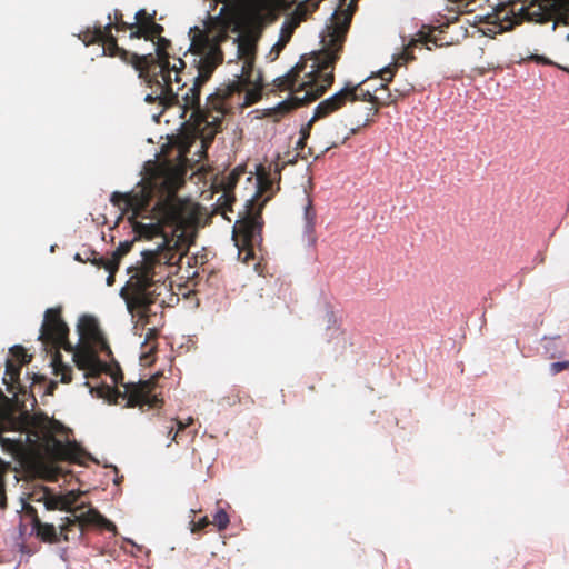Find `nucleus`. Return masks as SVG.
<instances>
[{
    "label": "nucleus",
    "instance_id": "obj_1",
    "mask_svg": "<svg viewBox=\"0 0 569 569\" xmlns=\"http://www.w3.org/2000/svg\"><path fill=\"white\" fill-rule=\"evenodd\" d=\"M181 184L178 177L166 174L142 183L130 192L114 191L111 203L122 213H131L129 221L137 238H162L154 250H144L141 261L128 269L130 274L120 290L130 313L148 316L150 306L168 290L170 268L188 252L186 227L191 211L188 201L178 197Z\"/></svg>",
    "mask_w": 569,
    "mask_h": 569
},
{
    "label": "nucleus",
    "instance_id": "obj_2",
    "mask_svg": "<svg viewBox=\"0 0 569 569\" xmlns=\"http://www.w3.org/2000/svg\"><path fill=\"white\" fill-rule=\"evenodd\" d=\"M355 1L342 10H337L322 34L323 49L312 59L310 71L303 78L306 63H297L287 74L274 80V86L281 91L296 94L297 106L311 102L321 97L335 81V64L342 51L346 36L349 31L355 12Z\"/></svg>",
    "mask_w": 569,
    "mask_h": 569
},
{
    "label": "nucleus",
    "instance_id": "obj_3",
    "mask_svg": "<svg viewBox=\"0 0 569 569\" xmlns=\"http://www.w3.org/2000/svg\"><path fill=\"white\" fill-rule=\"evenodd\" d=\"M194 34L191 39L190 51L197 56L193 62L197 68V76L193 79V84L186 92L179 94L172 89V77L158 76V83L152 80L151 82L144 81L150 88H154L152 94L146 97V101H159L164 108L178 106L181 109V117L186 118L187 112L190 111L189 121H191L192 130L201 141L203 147H208L213 140H207L204 134V123L198 124V118L193 116L194 111L200 110L201 113H209L208 102L204 108L200 107V92L202 86L211 78L212 73L219 64L223 61V53L220 48L222 37L214 36L210 38L207 33L199 30L197 27L192 30Z\"/></svg>",
    "mask_w": 569,
    "mask_h": 569
},
{
    "label": "nucleus",
    "instance_id": "obj_4",
    "mask_svg": "<svg viewBox=\"0 0 569 569\" xmlns=\"http://www.w3.org/2000/svg\"><path fill=\"white\" fill-rule=\"evenodd\" d=\"M238 58L241 61L239 74H234L228 84H223L208 97L209 113L194 111L193 116L200 123H204L207 140H213L216 134L222 130L224 116L233 108L232 100L237 96L239 106H250L258 101L262 87V77L254 70L256 48L249 41H239L237 47Z\"/></svg>",
    "mask_w": 569,
    "mask_h": 569
},
{
    "label": "nucleus",
    "instance_id": "obj_5",
    "mask_svg": "<svg viewBox=\"0 0 569 569\" xmlns=\"http://www.w3.org/2000/svg\"><path fill=\"white\" fill-rule=\"evenodd\" d=\"M273 183L270 170L267 171L263 166H259L257 169V192L253 198L248 200L246 214L234 227V233L241 237L242 246L247 249H252L262 240L263 221L261 212L274 193Z\"/></svg>",
    "mask_w": 569,
    "mask_h": 569
},
{
    "label": "nucleus",
    "instance_id": "obj_6",
    "mask_svg": "<svg viewBox=\"0 0 569 569\" xmlns=\"http://www.w3.org/2000/svg\"><path fill=\"white\" fill-rule=\"evenodd\" d=\"M150 41L154 46L156 53L138 54L131 52L129 64L139 72V78L144 81L151 82L154 80L158 83V76L170 79V76L174 72V81L179 83L181 81L180 73L186 68L184 60L178 58L172 66L170 64L168 49L171 47V42L162 34Z\"/></svg>",
    "mask_w": 569,
    "mask_h": 569
},
{
    "label": "nucleus",
    "instance_id": "obj_7",
    "mask_svg": "<svg viewBox=\"0 0 569 569\" xmlns=\"http://www.w3.org/2000/svg\"><path fill=\"white\" fill-rule=\"evenodd\" d=\"M61 313V307L46 310L39 339L44 346H50L56 350L52 357L54 373L61 376L62 383H69L72 381V368L63 363L59 350L73 351V347L68 339L69 327L62 319Z\"/></svg>",
    "mask_w": 569,
    "mask_h": 569
},
{
    "label": "nucleus",
    "instance_id": "obj_8",
    "mask_svg": "<svg viewBox=\"0 0 569 569\" xmlns=\"http://www.w3.org/2000/svg\"><path fill=\"white\" fill-rule=\"evenodd\" d=\"M561 17L559 7L551 4L549 1H533L527 6L523 3H499L493 8V13L489 16L495 21L508 22L509 24L505 28H511L513 24H520L523 21L539 24L553 22V30Z\"/></svg>",
    "mask_w": 569,
    "mask_h": 569
},
{
    "label": "nucleus",
    "instance_id": "obj_9",
    "mask_svg": "<svg viewBox=\"0 0 569 569\" xmlns=\"http://www.w3.org/2000/svg\"><path fill=\"white\" fill-rule=\"evenodd\" d=\"M157 386V378L152 377L148 380L139 381L138 383H129L126 386L124 392L120 393L118 390L112 392L127 399V407L133 408H160L163 405V399L153 393Z\"/></svg>",
    "mask_w": 569,
    "mask_h": 569
},
{
    "label": "nucleus",
    "instance_id": "obj_10",
    "mask_svg": "<svg viewBox=\"0 0 569 569\" xmlns=\"http://www.w3.org/2000/svg\"><path fill=\"white\" fill-rule=\"evenodd\" d=\"M356 94L357 87H352L351 82L346 83V86L339 91L335 92L329 98L318 103V106L315 108L310 122H316L320 119L329 118L342 110L349 103L353 104Z\"/></svg>",
    "mask_w": 569,
    "mask_h": 569
},
{
    "label": "nucleus",
    "instance_id": "obj_11",
    "mask_svg": "<svg viewBox=\"0 0 569 569\" xmlns=\"http://www.w3.org/2000/svg\"><path fill=\"white\" fill-rule=\"evenodd\" d=\"M84 505L76 506L71 518L77 519L78 526V541H82L84 535V528L87 526H97L108 531L117 533L116 525L102 516L97 509L90 508L83 511Z\"/></svg>",
    "mask_w": 569,
    "mask_h": 569
},
{
    "label": "nucleus",
    "instance_id": "obj_12",
    "mask_svg": "<svg viewBox=\"0 0 569 569\" xmlns=\"http://www.w3.org/2000/svg\"><path fill=\"white\" fill-rule=\"evenodd\" d=\"M157 12L149 13L146 9H140L134 14L132 22L133 31L130 32V39L153 40L154 37L162 34L164 28L156 22Z\"/></svg>",
    "mask_w": 569,
    "mask_h": 569
},
{
    "label": "nucleus",
    "instance_id": "obj_13",
    "mask_svg": "<svg viewBox=\"0 0 569 569\" xmlns=\"http://www.w3.org/2000/svg\"><path fill=\"white\" fill-rule=\"evenodd\" d=\"M96 347L81 345L73 352V361L78 369L83 370L84 377H98L107 370V365L102 362L94 350Z\"/></svg>",
    "mask_w": 569,
    "mask_h": 569
},
{
    "label": "nucleus",
    "instance_id": "obj_14",
    "mask_svg": "<svg viewBox=\"0 0 569 569\" xmlns=\"http://www.w3.org/2000/svg\"><path fill=\"white\" fill-rule=\"evenodd\" d=\"M44 450L47 455L59 461L77 462L79 460L80 449L73 441L63 442L49 433L44 438Z\"/></svg>",
    "mask_w": 569,
    "mask_h": 569
},
{
    "label": "nucleus",
    "instance_id": "obj_15",
    "mask_svg": "<svg viewBox=\"0 0 569 569\" xmlns=\"http://www.w3.org/2000/svg\"><path fill=\"white\" fill-rule=\"evenodd\" d=\"M77 330L82 345L103 348L106 340L99 328V323L92 316H82L79 319Z\"/></svg>",
    "mask_w": 569,
    "mask_h": 569
},
{
    "label": "nucleus",
    "instance_id": "obj_16",
    "mask_svg": "<svg viewBox=\"0 0 569 569\" xmlns=\"http://www.w3.org/2000/svg\"><path fill=\"white\" fill-rule=\"evenodd\" d=\"M108 18L109 20H111V14H109ZM94 29H100L101 43L103 44V53L110 57H118L124 63L129 64L131 51L118 46L117 38L112 34L114 23L109 21L104 27L98 26L94 27Z\"/></svg>",
    "mask_w": 569,
    "mask_h": 569
},
{
    "label": "nucleus",
    "instance_id": "obj_17",
    "mask_svg": "<svg viewBox=\"0 0 569 569\" xmlns=\"http://www.w3.org/2000/svg\"><path fill=\"white\" fill-rule=\"evenodd\" d=\"M242 173V169L236 168L218 182V187L222 191L221 197L218 199V204L223 211H232V204L236 202L233 191Z\"/></svg>",
    "mask_w": 569,
    "mask_h": 569
},
{
    "label": "nucleus",
    "instance_id": "obj_18",
    "mask_svg": "<svg viewBox=\"0 0 569 569\" xmlns=\"http://www.w3.org/2000/svg\"><path fill=\"white\" fill-rule=\"evenodd\" d=\"M436 32L440 34L443 30L440 27L422 26L416 33V37L407 46L406 54H410L411 48L416 47L418 43L425 44L428 50H431L432 47L443 46L442 39L436 34Z\"/></svg>",
    "mask_w": 569,
    "mask_h": 569
},
{
    "label": "nucleus",
    "instance_id": "obj_19",
    "mask_svg": "<svg viewBox=\"0 0 569 569\" xmlns=\"http://www.w3.org/2000/svg\"><path fill=\"white\" fill-rule=\"evenodd\" d=\"M322 320L327 326V331L329 336V341L332 339L337 340V345H341V348H345L347 343L346 332L338 325L337 316L331 306L326 305L322 310Z\"/></svg>",
    "mask_w": 569,
    "mask_h": 569
},
{
    "label": "nucleus",
    "instance_id": "obj_20",
    "mask_svg": "<svg viewBox=\"0 0 569 569\" xmlns=\"http://www.w3.org/2000/svg\"><path fill=\"white\" fill-rule=\"evenodd\" d=\"M307 4L306 3H298L291 18L287 19L281 28V38L280 40L284 43H287L295 29L307 19Z\"/></svg>",
    "mask_w": 569,
    "mask_h": 569
},
{
    "label": "nucleus",
    "instance_id": "obj_21",
    "mask_svg": "<svg viewBox=\"0 0 569 569\" xmlns=\"http://www.w3.org/2000/svg\"><path fill=\"white\" fill-rule=\"evenodd\" d=\"M32 530L36 537L46 543H58L60 539V532L52 523L43 522L41 519H36Z\"/></svg>",
    "mask_w": 569,
    "mask_h": 569
},
{
    "label": "nucleus",
    "instance_id": "obj_22",
    "mask_svg": "<svg viewBox=\"0 0 569 569\" xmlns=\"http://www.w3.org/2000/svg\"><path fill=\"white\" fill-rule=\"evenodd\" d=\"M78 498L79 493L76 491H69L64 495H56V500H51L49 502L48 510H63L72 513Z\"/></svg>",
    "mask_w": 569,
    "mask_h": 569
},
{
    "label": "nucleus",
    "instance_id": "obj_23",
    "mask_svg": "<svg viewBox=\"0 0 569 569\" xmlns=\"http://www.w3.org/2000/svg\"><path fill=\"white\" fill-rule=\"evenodd\" d=\"M365 111L366 112L362 120L358 119L351 122L352 127L350 128L348 136L343 138L341 143H345L351 136L359 133L361 128L369 126V123L372 122L375 117L378 114L377 107H366Z\"/></svg>",
    "mask_w": 569,
    "mask_h": 569
},
{
    "label": "nucleus",
    "instance_id": "obj_24",
    "mask_svg": "<svg viewBox=\"0 0 569 569\" xmlns=\"http://www.w3.org/2000/svg\"><path fill=\"white\" fill-rule=\"evenodd\" d=\"M60 539L63 541L78 540V526L77 519H72L70 517H66L62 519V522L59 526Z\"/></svg>",
    "mask_w": 569,
    "mask_h": 569
},
{
    "label": "nucleus",
    "instance_id": "obj_25",
    "mask_svg": "<svg viewBox=\"0 0 569 569\" xmlns=\"http://www.w3.org/2000/svg\"><path fill=\"white\" fill-rule=\"evenodd\" d=\"M316 218H317V213L313 208L312 200L308 194H306L303 219L306 222L305 230L308 234H311L315 232Z\"/></svg>",
    "mask_w": 569,
    "mask_h": 569
},
{
    "label": "nucleus",
    "instance_id": "obj_26",
    "mask_svg": "<svg viewBox=\"0 0 569 569\" xmlns=\"http://www.w3.org/2000/svg\"><path fill=\"white\" fill-rule=\"evenodd\" d=\"M74 258L82 262L89 261L99 269H101V266L107 261V257L100 256L97 251L90 249H86L81 253H77Z\"/></svg>",
    "mask_w": 569,
    "mask_h": 569
},
{
    "label": "nucleus",
    "instance_id": "obj_27",
    "mask_svg": "<svg viewBox=\"0 0 569 569\" xmlns=\"http://www.w3.org/2000/svg\"><path fill=\"white\" fill-rule=\"evenodd\" d=\"M30 499L34 502H42L48 510L49 502L51 500H56V493H53L49 488L42 487L33 490L30 495Z\"/></svg>",
    "mask_w": 569,
    "mask_h": 569
},
{
    "label": "nucleus",
    "instance_id": "obj_28",
    "mask_svg": "<svg viewBox=\"0 0 569 569\" xmlns=\"http://www.w3.org/2000/svg\"><path fill=\"white\" fill-rule=\"evenodd\" d=\"M352 87H357V94L355 98V102L367 101L371 104L370 107H377L376 104L381 99L380 97L372 94L369 90H365L362 88V83H357V84L352 83Z\"/></svg>",
    "mask_w": 569,
    "mask_h": 569
},
{
    "label": "nucleus",
    "instance_id": "obj_29",
    "mask_svg": "<svg viewBox=\"0 0 569 569\" xmlns=\"http://www.w3.org/2000/svg\"><path fill=\"white\" fill-rule=\"evenodd\" d=\"M132 246H133V241H123V242H120V244L118 246V248L111 253L110 257H107V261H114L116 264L119 266L120 263V260L131 251L132 249Z\"/></svg>",
    "mask_w": 569,
    "mask_h": 569
},
{
    "label": "nucleus",
    "instance_id": "obj_30",
    "mask_svg": "<svg viewBox=\"0 0 569 569\" xmlns=\"http://www.w3.org/2000/svg\"><path fill=\"white\" fill-rule=\"evenodd\" d=\"M10 353L12 356V360H14V362L17 365H20L21 367L23 365H27L31 361L32 359V356L27 353L26 349L21 346H14L10 349Z\"/></svg>",
    "mask_w": 569,
    "mask_h": 569
},
{
    "label": "nucleus",
    "instance_id": "obj_31",
    "mask_svg": "<svg viewBox=\"0 0 569 569\" xmlns=\"http://www.w3.org/2000/svg\"><path fill=\"white\" fill-rule=\"evenodd\" d=\"M230 519L228 513L223 509H219L212 518L211 523L218 528L219 531L227 529Z\"/></svg>",
    "mask_w": 569,
    "mask_h": 569
},
{
    "label": "nucleus",
    "instance_id": "obj_32",
    "mask_svg": "<svg viewBox=\"0 0 569 569\" xmlns=\"http://www.w3.org/2000/svg\"><path fill=\"white\" fill-rule=\"evenodd\" d=\"M21 366L17 365L14 360L7 359L6 361V376L9 377L10 381L18 382L20 377Z\"/></svg>",
    "mask_w": 569,
    "mask_h": 569
},
{
    "label": "nucleus",
    "instance_id": "obj_33",
    "mask_svg": "<svg viewBox=\"0 0 569 569\" xmlns=\"http://www.w3.org/2000/svg\"><path fill=\"white\" fill-rule=\"evenodd\" d=\"M376 91H380V92H385L386 93V94L379 96L381 99L376 104L378 109H379L380 106H382V107L389 106V104L395 103L397 101V98L395 97V94H392L389 91V89L387 88L386 84H381V87L379 89H377Z\"/></svg>",
    "mask_w": 569,
    "mask_h": 569
},
{
    "label": "nucleus",
    "instance_id": "obj_34",
    "mask_svg": "<svg viewBox=\"0 0 569 569\" xmlns=\"http://www.w3.org/2000/svg\"><path fill=\"white\" fill-rule=\"evenodd\" d=\"M113 16H114V22H113L114 23V29L117 31H126V30L133 31L132 23L126 22L122 19V12L119 9H116L113 11Z\"/></svg>",
    "mask_w": 569,
    "mask_h": 569
},
{
    "label": "nucleus",
    "instance_id": "obj_35",
    "mask_svg": "<svg viewBox=\"0 0 569 569\" xmlns=\"http://www.w3.org/2000/svg\"><path fill=\"white\" fill-rule=\"evenodd\" d=\"M413 90H415V86L412 83H409V82L400 83L399 86H397L395 88V97L397 98V100L399 98L408 97L411 92H413Z\"/></svg>",
    "mask_w": 569,
    "mask_h": 569
},
{
    "label": "nucleus",
    "instance_id": "obj_36",
    "mask_svg": "<svg viewBox=\"0 0 569 569\" xmlns=\"http://www.w3.org/2000/svg\"><path fill=\"white\" fill-rule=\"evenodd\" d=\"M100 29L87 30L83 33L82 41L88 46L94 42H101Z\"/></svg>",
    "mask_w": 569,
    "mask_h": 569
},
{
    "label": "nucleus",
    "instance_id": "obj_37",
    "mask_svg": "<svg viewBox=\"0 0 569 569\" xmlns=\"http://www.w3.org/2000/svg\"><path fill=\"white\" fill-rule=\"evenodd\" d=\"M101 268L104 269L106 271H108V273H109V276L107 278V284L112 286L114 282V274L118 271L119 266L116 264L114 261H106V263H103L101 266Z\"/></svg>",
    "mask_w": 569,
    "mask_h": 569
},
{
    "label": "nucleus",
    "instance_id": "obj_38",
    "mask_svg": "<svg viewBox=\"0 0 569 569\" xmlns=\"http://www.w3.org/2000/svg\"><path fill=\"white\" fill-rule=\"evenodd\" d=\"M313 123L315 122H310V120H309L308 123L305 127L301 128V130H300V139L297 142V149H303V147L306 144V140L310 136L311 127H312Z\"/></svg>",
    "mask_w": 569,
    "mask_h": 569
},
{
    "label": "nucleus",
    "instance_id": "obj_39",
    "mask_svg": "<svg viewBox=\"0 0 569 569\" xmlns=\"http://www.w3.org/2000/svg\"><path fill=\"white\" fill-rule=\"evenodd\" d=\"M4 468L0 463V507L4 508L7 506L6 502V492H4V481H3Z\"/></svg>",
    "mask_w": 569,
    "mask_h": 569
},
{
    "label": "nucleus",
    "instance_id": "obj_40",
    "mask_svg": "<svg viewBox=\"0 0 569 569\" xmlns=\"http://www.w3.org/2000/svg\"><path fill=\"white\" fill-rule=\"evenodd\" d=\"M569 368V361H558L550 365V373L558 375L559 372Z\"/></svg>",
    "mask_w": 569,
    "mask_h": 569
},
{
    "label": "nucleus",
    "instance_id": "obj_41",
    "mask_svg": "<svg viewBox=\"0 0 569 569\" xmlns=\"http://www.w3.org/2000/svg\"><path fill=\"white\" fill-rule=\"evenodd\" d=\"M210 523L211 522L207 516L202 517L197 522H192L191 531L199 532V531L203 530L204 528H207Z\"/></svg>",
    "mask_w": 569,
    "mask_h": 569
},
{
    "label": "nucleus",
    "instance_id": "obj_42",
    "mask_svg": "<svg viewBox=\"0 0 569 569\" xmlns=\"http://www.w3.org/2000/svg\"><path fill=\"white\" fill-rule=\"evenodd\" d=\"M176 423H177V431L174 432L172 440L178 442V440H177L178 433L180 431L184 430L188 426L192 425L193 419L190 417L187 419V421L176 420Z\"/></svg>",
    "mask_w": 569,
    "mask_h": 569
},
{
    "label": "nucleus",
    "instance_id": "obj_43",
    "mask_svg": "<svg viewBox=\"0 0 569 569\" xmlns=\"http://www.w3.org/2000/svg\"><path fill=\"white\" fill-rule=\"evenodd\" d=\"M24 511H26V515L30 518L31 527H33L36 519H40V517L38 516L37 509L30 505H26Z\"/></svg>",
    "mask_w": 569,
    "mask_h": 569
},
{
    "label": "nucleus",
    "instance_id": "obj_44",
    "mask_svg": "<svg viewBox=\"0 0 569 569\" xmlns=\"http://www.w3.org/2000/svg\"><path fill=\"white\" fill-rule=\"evenodd\" d=\"M320 0H306L302 3L307 4V17L317 10Z\"/></svg>",
    "mask_w": 569,
    "mask_h": 569
},
{
    "label": "nucleus",
    "instance_id": "obj_45",
    "mask_svg": "<svg viewBox=\"0 0 569 569\" xmlns=\"http://www.w3.org/2000/svg\"><path fill=\"white\" fill-rule=\"evenodd\" d=\"M530 59L536 61L537 63H541V64H546V66L555 64L551 60H549L548 58H546L543 56L535 54V56H531Z\"/></svg>",
    "mask_w": 569,
    "mask_h": 569
},
{
    "label": "nucleus",
    "instance_id": "obj_46",
    "mask_svg": "<svg viewBox=\"0 0 569 569\" xmlns=\"http://www.w3.org/2000/svg\"><path fill=\"white\" fill-rule=\"evenodd\" d=\"M392 78H393V71H392L391 69L386 68V69H382V70L380 71V79H381L382 81H387V82H389V81H391V80H392Z\"/></svg>",
    "mask_w": 569,
    "mask_h": 569
},
{
    "label": "nucleus",
    "instance_id": "obj_47",
    "mask_svg": "<svg viewBox=\"0 0 569 569\" xmlns=\"http://www.w3.org/2000/svg\"><path fill=\"white\" fill-rule=\"evenodd\" d=\"M22 421L26 426H36V417L28 412L22 413Z\"/></svg>",
    "mask_w": 569,
    "mask_h": 569
},
{
    "label": "nucleus",
    "instance_id": "obj_48",
    "mask_svg": "<svg viewBox=\"0 0 569 569\" xmlns=\"http://www.w3.org/2000/svg\"><path fill=\"white\" fill-rule=\"evenodd\" d=\"M291 108H292V107H291L288 102H286V101H284V102L279 103V106H278V110H279L281 113H286V112L290 111V110H291Z\"/></svg>",
    "mask_w": 569,
    "mask_h": 569
},
{
    "label": "nucleus",
    "instance_id": "obj_49",
    "mask_svg": "<svg viewBox=\"0 0 569 569\" xmlns=\"http://www.w3.org/2000/svg\"><path fill=\"white\" fill-rule=\"evenodd\" d=\"M56 388H57V382L51 381V382L49 383L48 388H47L46 393H47V395H52Z\"/></svg>",
    "mask_w": 569,
    "mask_h": 569
},
{
    "label": "nucleus",
    "instance_id": "obj_50",
    "mask_svg": "<svg viewBox=\"0 0 569 569\" xmlns=\"http://www.w3.org/2000/svg\"><path fill=\"white\" fill-rule=\"evenodd\" d=\"M52 431H60L63 429V426L58 421L50 422Z\"/></svg>",
    "mask_w": 569,
    "mask_h": 569
},
{
    "label": "nucleus",
    "instance_id": "obj_51",
    "mask_svg": "<svg viewBox=\"0 0 569 569\" xmlns=\"http://www.w3.org/2000/svg\"><path fill=\"white\" fill-rule=\"evenodd\" d=\"M274 174L278 176V179H280V168H279V164L278 163H274Z\"/></svg>",
    "mask_w": 569,
    "mask_h": 569
},
{
    "label": "nucleus",
    "instance_id": "obj_52",
    "mask_svg": "<svg viewBox=\"0 0 569 569\" xmlns=\"http://www.w3.org/2000/svg\"><path fill=\"white\" fill-rule=\"evenodd\" d=\"M66 555H67V549H62V550H61V555H60V556H61V558H62L64 561H67V557H66Z\"/></svg>",
    "mask_w": 569,
    "mask_h": 569
},
{
    "label": "nucleus",
    "instance_id": "obj_53",
    "mask_svg": "<svg viewBox=\"0 0 569 569\" xmlns=\"http://www.w3.org/2000/svg\"><path fill=\"white\" fill-rule=\"evenodd\" d=\"M173 426L170 427L169 431H168V436L171 437V439L173 438Z\"/></svg>",
    "mask_w": 569,
    "mask_h": 569
},
{
    "label": "nucleus",
    "instance_id": "obj_54",
    "mask_svg": "<svg viewBox=\"0 0 569 569\" xmlns=\"http://www.w3.org/2000/svg\"><path fill=\"white\" fill-rule=\"evenodd\" d=\"M338 147V143H332L330 147L326 148V151L329 150L330 148H336Z\"/></svg>",
    "mask_w": 569,
    "mask_h": 569
},
{
    "label": "nucleus",
    "instance_id": "obj_55",
    "mask_svg": "<svg viewBox=\"0 0 569 569\" xmlns=\"http://www.w3.org/2000/svg\"><path fill=\"white\" fill-rule=\"evenodd\" d=\"M184 87H186V83H182L181 87H178V90H183Z\"/></svg>",
    "mask_w": 569,
    "mask_h": 569
},
{
    "label": "nucleus",
    "instance_id": "obj_56",
    "mask_svg": "<svg viewBox=\"0 0 569 569\" xmlns=\"http://www.w3.org/2000/svg\"><path fill=\"white\" fill-rule=\"evenodd\" d=\"M558 68H560V69H562V70L568 71V70L566 69V67H560V66H558Z\"/></svg>",
    "mask_w": 569,
    "mask_h": 569
}]
</instances>
